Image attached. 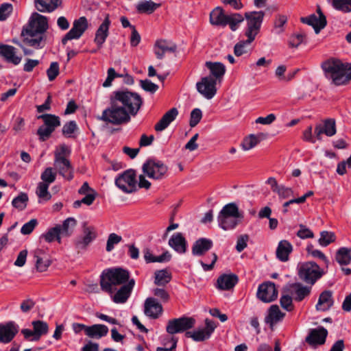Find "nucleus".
<instances>
[{
  "label": "nucleus",
  "mask_w": 351,
  "mask_h": 351,
  "mask_svg": "<svg viewBox=\"0 0 351 351\" xmlns=\"http://www.w3.org/2000/svg\"><path fill=\"white\" fill-rule=\"evenodd\" d=\"M177 49L176 44L166 40H157L154 45V52L157 58H163L166 52H175Z\"/></svg>",
  "instance_id": "obj_25"
},
{
  "label": "nucleus",
  "mask_w": 351,
  "mask_h": 351,
  "mask_svg": "<svg viewBox=\"0 0 351 351\" xmlns=\"http://www.w3.org/2000/svg\"><path fill=\"white\" fill-rule=\"evenodd\" d=\"M326 76L335 86L348 84L351 81V63H342L338 59H331L322 63Z\"/></svg>",
  "instance_id": "obj_1"
},
{
  "label": "nucleus",
  "mask_w": 351,
  "mask_h": 351,
  "mask_svg": "<svg viewBox=\"0 0 351 351\" xmlns=\"http://www.w3.org/2000/svg\"><path fill=\"white\" fill-rule=\"evenodd\" d=\"M206 327L194 331L186 332L185 335L192 338L195 341H203L208 339L214 331L216 325L214 322L206 319L205 320Z\"/></svg>",
  "instance_id": "obj_17"
},
{
  "label": "nucleus",
  "mask_w": 351,
  "mask_h": 351,
  "mask_svg": "<svg viewBox=\"0 0 351 351\" xmlns=\"http://www.w3.org/2000/svg\"><path fill=\"white\" fill-rule=\"evenodd\" d=\"M56 177V173L53 172L51 167L46 168L40 176L41 180H43L42 182L49 185L55 181Z\"/></svg>",
  "instance_id": "obj_56"
},
{
  "label": "nucleus",
  "mask_w": 351,
  "mask_h": 351,
  "mask_svg": "<svg viewBox=\"0 0 351 351\" xmlns=\"http://www.w3.org/2000/svg\"><path fill=\"white\" fill-rule=\"evenodd\" d=\"M38 119H42L45 127L51 129L53 132L60 125L59 117L52 114H43L38 116Z\"/></svg>",
  "instance_id": "obj_44"
},
{
  "label": "nucleus",
  "mask_w": 351,
  "mask_h": 351,
  "mask_svg": "<svg viewBox=\"0 0 351 351\" xmlns=\"http://www.w3.org/2000/svg\"><path fill=\"white\" fill-rule=\"evenodd\" d=\"M195 319L191 317H182L168 321L167 332L170 335L181 333L194 327Z\"/></svg>",
  "instance_id": "obj_10"
},
{
  "label": "nucleus",
  "mask_w": 351,
  "mask_h": 351,
  "mask_svg": "<svg viewBox=\"0 0 351 351\" xmlns=\"http://www.w3.org/2000/svg\"><path fill=\"white\" fill-rule=\"evenodd\" d=\"M23 42L35 49L43 48L46 43V35L36 33H25L22 32Z\"/></svg>",
  "instance_id": "obj_22"
},
{
  "label": "nucleus",
  "mask_w": 351,
  "mask_h": 351,
  "mask_svg": "<svg viewBox=\"0 0 351 351\" xmlns=\"http://www.w3.org/2000/svg\"><path fill=\"white\" fill-rule=\"evenodd\" d=\"M202 117V112L200 109L195 108L193 109L190 115V121L189 125L191 128L196 126Z\"/></svg>",
  "instance_id": "obj_59"
},
{
  "label": "nucleus",
  "mask_w": 351,
  "mask_h": 351,
  "mask_svg": "<svg viewBox=\"0 0 351 351\" xmlns=\"http://www.w3.org/2000/svg\"><path fill=\"white\" fill-rule=\"evenodd\" d=\"M141 87L145 91L154 93L158 89V86L149 80H140Z\"/></svg>",
  "instance_id": "obj_64"
},
{
  "label": "nucleus",
  "mask_w": 351,
  "mask_h": 351,
  "mask_svg": "<svg viewBox=\"0 0 351 351\" xmlns=\"http://www.w3.org/2000/svg\"><path fill=\"white\" fill-rule=\"evenodd\" d=\"M134 285L135 280L131 278L125 285H123L119 288L117 287L114 293L110 294L112 300L116 304L125 303L130 298Z\"/></svg>",
  "instance_id": "obj_15"
},
{
  "label": "nucleus",
  "mask_w": 351,
  "mask_h": 351,
  "mask_svg": "<svg viewBox=\"0 0 351 351\" xmlns=\"http://www.w3.org/2000/svg\"><path fill=\"white\" fill-rule=\"evenodd\" d=\"M18 332V327L14 322L5 324H0V342L8 343L10 342Z\"/></svg>",
  "instance_id": "obj_23"
},
{
  "label": "nucleus",
  "mask_w": 351,
  "mask_h": 351,
  "mask_svg": "<svg viewBox=\"0 0 351 351\" xmlns=\"http://www.w3.org/2000/svg\"><path fill=\"white\" fill-rule=\"evenodd\" d=\"M336 237L334 232L322 231L320 232V238L318 240L321 246L326 247L335 241Z\"/></svg>",
  "instance_id": "obj_54"
},
{
  "label": "nucleus",
  "mask_w": 351,
  "mask_h": 351,
  "mask_svg": "<svg viewBox=\"0 0 351 351\" xmlns=\"http://www.w3.org/2000/svg\"><path fill=\"white\" fill-rule=\"evenodd\" d=\"M76 226V220L73 217H69L63 221L62 225H57L62 237H70Z\"/></svg>",
  "instance_id": "obj_43"
},
{
  "label": "nucleus",
  "mask_w": 351,
  "mask_h": 351,
  "mask_svg": "<svg viewBox=\"0 0 351 351\" xmlns=\"http://www.w3.org/2000/svg\"><path fill=\"white\" fill-rule=\"evenodd\" d=\"M178 115V110L176 108H172L168 110L155 125L154 129L157 132H162L165 130L169 124L173 121Z\"/></svg>",
  "instance_id": "obj_27"
},
{
  "label": "nucleus",
  "mask_w": 351,
  "mask_h": 351,
  "mask_svg": "<svg viewBox=\"0 0 351 351\" xmlns=\"http://www.w3.org/2000/svg\"><path fill=\"white\" fill-rule=\"evenodd\" d=\"M169 245L176 252L184 254L186 250V241L180 232H177L171 236L169 240Z\"/></svg>",
  "instance_id": "obj_31"
},
{
  "label": "nucleus",
  "mask_w": 351,
  "mask_h": 351,
  "mask_svg": "<svg viewBox=\"0 0 351 351\" xmlns=\"http://www.w3.org/2000/svg\"><path fill=\"white\" fill-rule=\"evenodd\" d=\"M238 282V278L234 274H223L217 279V287L221 290H229L233 288Z\"/></svg>",
  "instance_id": "obj_33"
},
{
  "label": "nucleus",
  "mask_w": 351,
  "mask_h": 351,
  "mask_svg": "<svg viewBox=\"0 0 351 351\" xmlns=\"http://www.w3.org/2000/svg\"><path fill=\"white\" fill-rule=\"evenodd\" d=\"M47 75L50 82L54 80L59 75V64L57 62L51 63L49 68L47 70Z\"/></svg>",
  "instance_id": "obj_62"
},
{
  "label": "nucleus",
  "mask_w": 351,
  "mask_h": 351,
  "mask_svg": "<svg viewBox=\"0 0 351 351\" xmlns=\"http://www.w3.org/2000/svg\"><path fill=\"white\" fill-rule=\"evenodd\" d=\"M16 49L11 45H1L0 56L3 57L8 62L18 65L21 61V57L16 55Z\"/></svg>",
  "instance_id": "obj_26"
},
{
  "label": "nucleus",
  "mask_w": 351,
  "mask_h": 351,
  "mask_svg": "<svg viewBox=\"0 0 351 351\" xmlns=\"http://www.w3.org/2000/svg\"><path fill=\"white\" fill-rule=\"evenodd\" d=\"M217 221L220 228L224 230H228L234 229L239 224L241 219L238 217L219 214Z\"/></svg>",
  "instance_id": "obj_39"
},
{
  "label": "nucleus",
  "mask_w": 351,
  "mask_h": 351,
  "mask_svg": "<svg viewBox=\"0 0 351 351\" xmlns=\"http://www.w3.org/2000/svg\"><path fill=\"white\" fill-rule=\"evenodd\" d=\"M113 97L123 106L130 116H135L143 104L141 97L136 93L118 90L113 93Z\"/></svg>",
  "instance_id": "obj_4"
},
{
  "label": "nucleus",
  "mask_w": 351,
  "mask_h": 351,
  "mask_svg": "<svg viewBox=\"0 0 351 351\" xmlns=\"http://www.w3.org/2000/svg\"><path fill=\"white\" fill-rule=\"evenodd\" d=\"M162 304L154 298H148L145 301L144 313L152 319H157L162 313Z\"/></svg>",
  "instance_id": "obj_21"
},
{
  "label": "nucleus",
  "mask_w": 351,
  "mask_h": 351,
  "mask_svg": "<svg viewBox=\"0 0 351 351\" xmlns=\"http://www.w3.org/2000/svg\"><path fill=\"white\" fill-rule=\"evenodd\" d=\"M142 171L148 178L160 180L167 176L168 167L161 160L148 159L143 163Z\"/></svg>",
  "instance_id": "obj_6"
},
{
  "label": "nucleus",
  "mask_w": 351,
  "mask_h": 351,
  "mask_svg": "<svg viewBox=\"0 0 351 351\" xmlns=\"http://www.w3.org/2000/svg\"><path fill=\"white\" fill-rule=\"evenodd\" d=\"M122 240V237L115 233H111L109 234L107 243H106V251L111 252L114 247V245L118 244Z\"/></svg>",
  "instance_id": "obj_58"
},
{
  "label": "nucleus",
  "mask_w": 351,
  "mask_h": 351,
  "mask_svg": "<svg viewBox=\"0 0 351 351\" xmlns=\"http://www.w3.org/2000/svg\"><path fill=\"white\" fill-rule=\"evenodd\" d=\"M227 16L221 8L217 7L210 14V22L213 25L225 27L227 25Z\"/></svg>",
  "instance_id": "obj_34"
},
{
  "label": "nucleus",
  "mask_w": 351,
  "mask_h": 351,
  "mask_svg": "<svg viewBox=\"0 0 351 351\" xmlns=\"http://www.w3.org/2000/svg\"><path fill=\"white\" fill-rule=\"evenodd\" d=\"M287 21V17L285 15H278L274 21V29L276 34H281L284 29L283 26Z\"/></svg>",
  "instance_id": "obj_63"
},
{
  "label": "nucleus",
  "mask_w": 351,
  "mask_h": 351,
  "mask_svg": "<svg viewBox=\"0 0 351 351\" xmlns=\"http://www.w3.org/2000/svg\"><path fill=\"white\" fill-rule=\"evenodd\" d=\"M213 243L212 240L206 238H200L195 241L192 247V254L194 256H200L212 248Z\"/></svg>",
  "instance_id": "obj_29"
},
{
  "label": "nucleus",
  "mask_w": 351,
  "mask_h": 351,
  "mask_svg": "<svg viewBox=\"0 0 351 351\" xmlns=\"http://www.w3.org/2000/svg\"><path fill=\"white\" fill-rule=\"evenodd\" d=\"M115 185L123 193H131L136 190V174L130 169L119 174L115 179Z\"/></svg>",
  "instance_id": "obj_7"
},
{
  "label": "nucleus",
  "mask_w": 351,
  "mask_h": 351,
  "mask_svg": "<svg viewBox=\"0 0 351 351\" xmlns=\"http://www.w3.org/2000/svg\"><path fill=\"white\" fill-rule=\"evenodd\" d=\"M244 20L243 16L239 13H234L227 16V25L230 26L232 31L237 29L239 25L242 23Z\"/></svg>",
  "instance_id": "obj_51"
},
{
  "label": "nucleus",
  "mask_w": 351,
  "mask_h": 351,
  "mask_svg": "<svg viewBox=\"0 0 351 351\" xmlns=\"http://www.w3.org/2000/svg\"><path fill=\"white\" fill-rule=\"evenodd\" d=\"M54 169L58 173L67 180H71L74 177V169L70 162L67 159L54 160Z\"/></svg>",
  "instance_id": "obj_18"
},
{
  "label": "nucleus",
  "mask_w": 351,
  "mask_h": 351,
  "mask_svg": "<svg viewBox=\"0 0 351 351\" xmlns=\"http://www.w3.org/2000/svg\"><path fill=\"white\" fill-rule=\"evenodd\" d=\"M336 261L341 265H346L351 262V248L341 247L339 248L335 256Z\"/></svg>",
  "instance_id": "obj_47"
},
{
  "label": "nucleus",
  "mask_w": 351,
  "mask_h": 351,
  "mask_svg": "<svg viewBox=\"0 0 351 351\" xmlns=\"http://www.w3.org/2000/svg\"><path fill=\"white\" fill-rule=\"evenodd\" d=\"M48 28L47 18L37 12H34L31 16L27 25L23 27L22 32L45 34Z\"/></svg>",
  "instance_id": "obj_9"
},
{
  "label": "nucleus",
  "mask_w": 351,
  "mask_h": 351,
  "mask_svg": "<svg viewBox=\"0 0 351 351\" xmlns=\"http://www.w3.org/2000/svg\"><path fill=\"white\" fill-rule=\"evenodd\" d=\"M247 40H240L234 47V53L237 56H241L250 51V45L255 38L247 36Z\"/></svg>",
  "instance_id": "obj_45"
},
{
  "label": "nucleus",
  "mask_w": 351,
  "mask_h": 351,
  "mask_svg": "<svg viewBox=\"0 0 351 351\" xmlns=\"http://www.w3.org/2000/svg\"><path fill=\"white\" fill-rule=\"evenodd\" d=\"M332 5L337 10L351 12V0H332Z\"/></svg>",
  "instance_id": "obj_53"
},
{
  "label": "nucleus",
  "mask_w": 351,
  "mask_h": 351,
  "mask_svg": "<svg viewBox=\"0 0 351 351\" xmlns=\"http://www.w3.org/2000/svg\"><path fill=\"white\" fill-rule=\"evenodd\" d=\"M88 23L85 16H81L75 20L72 28L66 34L62 39V43L65 45L68 40L80 38L88 29Z\"/></svg>",
  "instance_id": "obj_12"
},
{
  "label": "nucleus",
  "mask_w": 351,
  "mask_h": 351,
  "mask_svg": "<svg viewBox=\"0 0 351 351\" xmlns=\"http://www.w3.org/2000/svg\"><path fill=\"white\" fill-rule=\"evenodd\" d=\"M219 214L238 217L240 218V219L243 218V213L239 212V208L235 203H229L225 205Z\"/></svg>",
  "instance_id": "obj_48"
},
{
  "label": "nucleus",
  "mask_w": 351,
  "mask_h": 351,
  "mask_svg": "<svg viewBox=\"0 0 351 351\" xmlns=\"http://www.w3.org/2000/svg\"><path fill=\"white\" fill-rule=\"evenodd\" d=\"M49 184L39 182L36 189V194L40 198L45 199L46 200L50 199L51 195L48 192Z\"/></svg>",
  "instance_id": "obj_57"
},
{
  "label": "nucleus",
  "mask_w": 351,
  "mask_h": 351,
  "mask_svg": "<svg viewBox=\"0 0 351 351\" xmlns=\"http://www.w3.org/2000/svg\"><path fill=\"white\" fill-rule=\"evenodd\" d=\"M13 7L11 3H4L0 5V21H5L12 12Z\"/></svg>",
  "instance_id": "obj_61"
},
{
  "label": "nucleus",
  "mask_w": 351,
  "mask_h": 351,
  "mask_svg": "<svg viewBox=\"0 0 351 351\" xmlns=\"http://www.w3.org/2000/svg\"><path fill=\"white\" fill-rule=\"evenodd\" d=\"M267 137V134L259 133L258 134H250L245 137L241 144L243 150L247 151L254 148L258 143Z\"/></svg>",
  "instance_id": "obj_40"
},
{
  "label": "nucleus",
  "mask_w": 351,
  "mask_h": 351,
  "mask_svg": "<svg viewBox=\"0 0 351 351\" xmlns=\"http://www.w3.org/2000/svg\"><path fill=\"white\" fill-rule=\"evenodd\" d=\"M108 328L104 324H94L86 328V335L90 338L100 339L107 335Z\"/></svg>",
  "instance_id": "obj_35"
},
{
  "label": "nucleus",
  "mask_w": 351,
  "mask_h": 351,
  "mask_svg": "<svg viewBox=\"0 0 351 351\" xmlns=\"http://www.w3.org/2000/svg\"><path fill=\"white\" fill-rule=\"evenodd\" d=\"M206 66L210 70L211 75L213 78L217 79L221 78L226 72V67L223 64L216 62H206L205 64Z\"/></svg>",
  "instance_id": "obj_42"
},
{
  "label": "nucleus",
  "mask_w": 351,
  "mask_h": 351,
  "mask_svg": "<svg viewBox=\"0 0 351 351\" xmlns=\"http://www.w3.org/2000/svg\"><path fill=\"white\" fill-rule=\"evenodd\" d=\"M71 154L69 147L65 144L60 145L54 152V160L67 159Z\"/></svg>",
  "instance_id": "obj_55"
},
{
  "label": "nucleus",
  "mask_w": 351,
  "mask_h": 351,
  "mask_svg": "<svg viewBox=\"0 0 351 351\" xmlns=\"http://www.w3.org/2000/svg\"><path fill=\"white\" fill-rule=\"evenodd\" d=\"M29 200L28 196L25 193H20V194L14 198L12 202V205L19 210H24Z\"/></svg>",
  "instance_id": "obj_52"
},
{
  "label": "nucleus",
  "mask_w": 351,
  "mask_h": 351,
  "mask_svg": "<svg viewBox=\"0 0 351 351\" xmlns=\"http://www.w3.org/2000/svg\"><path fill=\"white\" fill-rule=\"evenodd\" d=\"M95 228L91 226L83 225V234L74 240L75 248L78 252L86 251L90 244L97 238Z\"/></svg>",
  "instance_id": "obj_11"
},
{
  "label": "nucleus",
  "mask_w": 351,
  "mask_h": 351,
  "mask_svg": "<svg viewBox=\"0 0 351 351\" xmlns=\"http://www.w3.org/2000/svg\"><path fill=\"white\" fill-rule=\"evenodd\" d=\"M61 234L58 228L56 226L48 230L47 232L43 234L40 238H43L47 242L51 243L56 240L59 243H61Z\"/></svg>",
  "instance_id": "obj_50"
},
{
  "label": "nucleus",
  "mask_w": 351,
  "mask_h": 351,
  "mask_svg": "<svg viewBox=\"0 0 351 351\" xmlns=\"http://www.w3.org/2000/svg\"><path fill=\"white\" fill-rule=\"evenodd\" d=\"M336 133L335 121L333 119H326L324 125H318L315 128V134L318 139H320V136L325 134L328 136H332Z\"/></svg>",
  "instance_id": "obj_30"
},
{
  "label": "nucleus",
  "mask_w": 351,
  "mask_h": 351,
  "mask_svg": "<svg viewBox=\"0 0 351 351\" xmlns=\"http://www.w3.org/2000/svg\"><path fill=\"white\" fill-rule=\"evenodd\" d=\"M130 272L121 267L106 269L102 272L100 286L102 291L112 294L117 287H121L130 281Z\"/></svg>",
  "instance_id": "obj_2"
},
{
  "label": "nucleus",
  "mask_w": 351,
  "mask_h": 351,
  "mask_svg": "<svg viewBox=\"0 0 351 351\" xmlns=\"http://www.w3.org/2000/svg\"><path fill=\"white\" fill-rule=\"evenodd\" d=\"M298 274L302 280L312 286L323 276L324 271L317 263L308 261L298 265Z\"/></svg>",
  "instance_id": "obj_5"
},
{
  "label": "nucleus",
  "mask_w": 351,
  "mask_h": 351,
  "mask_svg": "<svg viewBox=\"0 0 351 351\" xmlns=\"http://www.w3.org/2000/svg\"><path fill=\"white\" fill-rule=\"evenodd\" d=\"M32 324L34 328V333L35 334V338H32V341H38L42 335L47 333L49 327L46 322L36 320L33 321Z\"/></svg>",
  "instance_id": "obj_46"
},
{
  "label": "nucleus",
  "mask_w": 351,
  "mask_h": 351,
  "mask_svg": "<svg viewBox=\"0 0 351 351\" xmlns=\"http://www.w3.org/2000/svg\"><path fill=\"white\" fill-rule=\"evenodd\" d=\"M291 295H283L280 298V303L281 306L287 311H291L293 309V300Z\"/></svg>",
  "instance_id": "obj_60"
},
{
  "label": "nucleus",
  "mask_w": 351,
  "mask_h": 351,
  "mask_svg": "<svg viewBox=\"0 0 351 351\" xmlns=\"http://www.w3.org/2000/svg\"><path fill=\"white\" fill-rule=\"evenodd\" d=\"M99 119L108 123L119 125L129 122L130 115L123 106L112 96L110 106L103 111Z\"/></svg>",
  "instance_id": "obj_3"
},
{
  "label": "nucleus",
  "mask_w": 351,
  "mask_h": 351,
  "mask_svg": "<svg viewBox=\"0 0 351 351\" xmlns=\"http://www.w3.org/2000/svg\"><path fill=\"white\" fill-rule=\"evenodd\" d=\"M265 12L263 11L245 13V18L247 22V27L245 32L246 36L256 38L260 32Z\"/></svg>",
  "instance_id": "obj_8"
},
{
  "label": "nucleus",
  "mask_w": 351,
  "mask_h": 351,
  "mask_svg": "<svg viewBox=\"0 0 351 351\" xmlns=\"http://www.w3.org/2000/svg\"><path fill=\"white\" fill-rule=\"evenodd\" d=\"M285 313H282L278 305H271L269 309L267 316L265 317V321L272 327L275 324L282 320Z\"/></svg>",
  "instance_id": "obj_37"
},
{
  "label": "nucleus",
  "mask_w": 351,
  "mask_h": 351,
  "mask_svg": "<svg viewBox=\"0 0 351 351\" xmlns=\"http://www.w3.org/2000/svg\"><path fill=\"white\" fill-rule=\"evenodd\" d=\"M45 253L43 250L38 249L34 252V256L36 259V268L39 272L45 271L51 265L50 260L45 258Z\"/></svg>",
  "instance_id": "obj_38"
},
{
  "label": "nucleus",
  "mask_w": 351,
  "mask_h": 351,
  "mask_svg": "<svg viewBox=\"0 0 351 351\" xmlns=\"http://www.w3.org/2000/svg\"><path fill=\"white\" fill-rule=\"evenodd\" d=\"M217 82L212 76L204 77L196 84L197 91L206 99H211L217 93Z\"/></svg>",
  "instance_id": "obj_13"
},
{
  "label": "nucleus",
  "mask_w": 351,
  "mask_h": 351,
  "mask_svg": "<svg viewBox=\"0 0 351 351\" xmlns=\"http://www.w3.org/2000/svg\"><path fill=\"white\" fill-rule=\"evenodd\" d=\"M278 296V291L276 290L274 282H268L259 285L257 297L264 302H271L276 300Z\"/></svg>",
  "instance_id": "obj_16"
},
{
  "label": "nucleus",
  "mask_w": 351,
  "mask_h": 351,
  "mask_svg": "<svg viewBox=\"0 0 351 351\" xmlns=\"http://www.w3.org/2000/svg\"><path fill=\"white\" fill-rule=\"evenodd\" d=\"M171 274L166 269L158 270L155 272L154 283L158 286H165L170 282Z\"/></svg>",
  "instance_id": "obj_49"
},
{
  "label": "nucleus",
  "mask_w": 351,
  "mask_h": 351,
  "mask_svg": "<svg viewBox=\"0 0 351 351\" xmlns=\"http://www.w3.org/2000/svg\"><path fill=\"white\" fill-rule=\"evenodd\" d=\"M319 16L315 14H311L307 17L301 18V21L308 25L313 26L316 34H318L321 29H324L326 25V19L322 12L320 8L317 9Z\"/></svg>",
  "instance_id": "obj_19"
},
{
  "label": "nucleus",
  "mask_w": 351,
  "mask_h": 351,
  "mask_svg": "<svg viewBox=\"0 0 351 351\" xmlns=\"http://www.w3.org/2000/svg\"><path fill=\"white\" fill-rule=\"evenodd\" d=\"M161 6L160 3L149 1H141L136 6V10L140 14H152L156 10Z\"/></svg>",
  "instance_id": "obj_41"
},
{
  "label": "nucleus",
  "mask_w": 351,
  "mask_h": 351,
  "mask_svg": "<svg viewBox=\"0 0 351 351\" xmlns=\"http://www.w3.org/2000/svg\"><path fill=\"white\" fill-rule=\"evenodd\" d=\"M327 335V330L321 326L317 328L312 329L308 335L306 337V341L309 345L316 347L319 345H323L326 342Z\"/></svg>",
  "instance_id": "obj_20"
},
{
  "label": "nucleus",
  "mask_w": 351,
  "mask_h": 351,
  "mask_svg": "<svg viewBox=\"0 0 351 351\" xmlns=\"http://www.w3.org/2000/svg\"><path fill=\"white\" fill-rule=\"evenodd\" d=\"M333 304L334 300L332 291L326 290L319 295L315 308L318 311H326L332 306Z\"/></svg>",
  "instance_id": "obj_28"
},
{
  "label": "nucleus",
  "mask_w": 351,
  "mask_h": 351,
  "mask_svg": "<svg viewBox=\"0 0 351 351\" xmlns=\"http://www.w3.org/2000/svg\"><path fill=\"white\" fill-rule=\"evenodd\" d=\"M110 25V21L109 19V15L107 14L103 23L99 25L95 33L94 41L99 48L102 47L103 44L105 43L107 37L108 36Z\"/></svg>",
  "instance_id": "obj_24"
},
{
  "label": "nucleus",
  "mask_w": 351,
  "mask_h": 351,
  "mask_svg": "<svg viewBox=\"0 0 351 351\" xmlns=\"http://www.w3.org/2000/svg\"><path fill=\"white\" fill-rule=\"evenodd\" d=\"M36 9L40 12H51L60 7L62 0H34Z\"/></svg>",
  "instance_id": "obj_32"
},
{
  "label": "nucleus",
  "mask_w": 351,
  "mask_h": 351,
  "mask_svg": "<svg viewBox=\"0 0 351 351\" xmlns=\"http://www.w3.org/2000/svg\"><path fill=\"white\" fill-rule=\"evenodd\" d=\"M293 250L292 245L287 240L279 242L276 249V257L282 262L289 260V256Z\"/></svg>",
  "instance_id": "obj_36"
},
{
  "label": "nucleus",
  "mask_w": 351,
  "mask_h": 351,
  "mask_svg": "<svg viewBox=\"0 0 351 351\" xmlns=\"http://www.w3.org/2000/svg\"><path fill=\"white\" fill-rule=\"evenodd\" d=\"M285 291L293 296L295 301L300 302L310 295L311 285H304L300 282L290 283L286 285Z\"/></svg>",
  "instance_id": "obj_14"
}]
</instances>
